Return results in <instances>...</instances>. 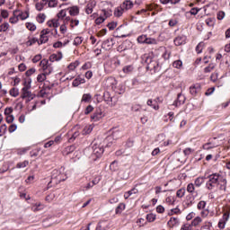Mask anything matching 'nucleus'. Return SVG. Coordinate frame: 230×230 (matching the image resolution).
Here are the masks:
<instances>
[{
    "instance_id": "f257e3e1",
    "label": "nucleus",
    "mask_w": 230,
    "mask_h": 230,
    "mask_svg": "<svg viewBox=\"0 0 230 230\" xmlns=\"http://www.w3.org/2000/svg\"><path fill=\"white\" fill-rule=\"evenodd\" d=\"M208 181L206 183L207 190H215L217 186H219L221 191H226L227 190V178L226 174L222 172H215L208 177Z\"/></svg>"
},
{
    "instance_id": "f03ea898",
    "label": "nucleus",
    "mask_w": 230,
    "mask_h": 230,
    "mask_svg": "<svg viewBox=\"0 0 230 230\" xmlns=\"http://www.w3.org/2000/svg\"><path fill=\"white\" fill-rule=\"evenodd\" d=\"M107 82H110V84H111V87L112 89H114L115 93H117V94H123L125 93V85L123 84H119L118 86V81H116V78L114 77H109L107 79Z\"/></svg>"
},
{
    "instance_id": "7ed1b4c3",
    "label": "nucleus",
    "mask_w": 230,
    "mask_h": 230,
    "mask_svg": "<svg viewBox=\"0 0 230 230\" xmlns=\"http://www.w3.org/2000/svg\"><path fill=\"white\" fill-rule=\"evenodd\" d=\"M23 85L24 87L22 89L21 98H22V100H24L25 98H28L29 100H33V93H31V92L30 91V89H31V84L30 83L24 82Z\"/></svg>"
},
{
    "instance_id": "20e7f679",
    "label": "nucleus",
    "mask_w": 230,
    "mask_h": 230,
    "mask_svg": "<svg viewBox=\"0 0 230 230\" xmlns=\"http://www.w3.org/2000/svg\"><path fill=\"white\" fill-rule=\"evenodd\" d=\"M40 66L45 75H51L53 73V65L48 59H42Z\"/></svg>"
},
{
    "instance_id": "39448f33",
    "label": "nucleus",
    "mask_w": 230,
    "mask_h": 230,
    "mask_svg": "<svg viewBox=\"0 0 230 230\" xmlns=\"http://www.w3.org/2000/svg\"><path fill=\"white\" fill-rule=\"evenodd\" d=\"M93 154L92 155H93L94 157H102V155L103 154L104 150H103V146L100 145V144H93Z\"/></svg>"
},
{
    "instance_id": "423d86ee",
    "label": "nucleus",
    "mask_w": 230,
    "mask_h": 230,
    "mask_svg": "<svg viewBox=\"0 0 230 230\" xmlns=\"http://www.w3.org/2000/svg\"><path fill=\"white\" fill-rule=\"evenodd\" d=\"M49 29H44L40 31V37L38 41L39 46H40V44H46V42L49 40V38L48 37V35H49Z\"/></svg>"
},
{
    "instance_id": "0eeeda50",
    "label": "nucleus",
    "mask_w": 230,
    "mask_h": 230,
    "mask_svg": "<svg viewBox=\"0 0 230 230\" xmlns=\"http://www.w3.org/2000/svg\"><path fill=\"white\" fill-rule=\"evenodd\" d=\"M216 138H209L208 143H205L202 146L203 150H213V148H217L218 144L215 143Z\"/></svg>"
},
{
    "instance_id": "6e6552de",
    "label": "nucleus",
    "mask_w": 230,
    "mask_h": 230,
    "mask_svg": "<svg viewBox=\"0 0 230 230\" xmlns=\"http://www.w3.org/2000/svg\"><path fill=\"white\" fill-rule=\"evenodd\" d=\"M121 137V131L118 128H114L111 130V136L108 137L107 141H111V139H119Z\"/></svg>"
},
{
    "instance_id": "1a4fd4ad",
    "label": "nucleus",
    "mask_w": 230,
    "mask_h": 230,
    "mask_svg": "<svg viewBox=\"0 0 230 230\" xmlns=\"http://www.w3.org/2000/svg\"><path fill=\"white\" fill-rule=\"evenodd\" d=\"M103 118V111L100 108L95 110V112L91 116L93 121H100Z\"/></svg>"
},
{
    "instance_id": "9d476101",
    "label": "nucleus",
    "mask_w": 230,
    "mask_h": 230,
    "mask_svg": "<svg viewBox=\"0 0 230 230\" xmlns=\"http://www.w3.org/2000/svg\"><path fill=\"white\" fill-rule=\"evenodd\" d=\"M95 7H96V1L90 0L85 8V13H87V15H91V13H93Z\"/></svg>"
},
{
    "instance_id": "9b49d317",
    "label": "nucleus",
    "mask_w": 230,
    "mask_h": 230,
    "mask_svg": "<svg viewBox=\"0 0 230 230\" xmlns=\"http://www.w3.org/2000/svg\"><path fill=\"white\" fill-rule=\"evenodd\" d=\"M62 175H64V174H62V173L60 172V171H58V170H54V171L52 172V181H53L54 179H56V181H58V182H62V181H66V178L62 177Z\"/></svg>"
},
{
    "instance_id": "f8f14e48",
    "label": "nucleus",
    "mask_w": 230,
    "mask_h": 230,
    "mask_svg": "<svg viewBox=\"0 0 230 230\" xmlns=\"http://www.w3.org/2000/svg\"><path fill=\"white\" fill-rule=\"evenodd\" d=\"M193 204H195V196H193L192 194L187 195L186 199H185L186 208H191V206H193Z\"/></svg>"
},
{
    "instance_id": "ddd939ff",
    "label": "nucleus",
    "mask_w": 230,
    "mask_h": 230,
    "mask_svg": "<svg viewBox=\"0 0 230 230\" xmlns=\"http://www.w3.org/2000/svg\"><path fill=\"white\" fill-rule=\"evenodd\" d=\"M68 13L72 17H76V15L80 14V7L78 5L68 7Z\"/></svg>"
},
{
    "instance_id": "4468645a",
    "label": "nucleus",
    "mask_w": 230,
    "mask_h": 230,
    "mask_svg": "<svg viewBox=\"0 0 230 230\" xmlns=\"http://www.w3.org/2000/svg\"><path fill=\"white\" fill-rule=\"evenodd\" d=\"M120 6L124 9V12H127L128 10H132V8H134V2L131 0H125Z\"/></svg>"
},
{
    "instance_id": "2eb2a0df",
    "label": "nucleus",
    "mask_w": 230,
    "mask_h": 230,
    "mask_svg": "<svg viewBox=\"0 0 230 230\" xmlns=\"http://www.w3.org/2000/svg\"><path fill=\"white\" fill-rule=\"evenodd\" d=\"M174 44L175 46H182L186 44V36L185 35L177 36L174 39Z\"/></svg>"
},
{
    "instance_id": "dca6fc26",
    "label": "nucleus",
    "mask_w": 230,
    "mask_h": 230,
    "mask_svg": "<svg viewBox=\"0 0 230 230\" xmlns=\"http://www.w3.org/2000/svg\"><path fill=\"white\" fill-rule=\"evenodd\" d=\"M114 46V39H108L103 41L102 48L104 49H112V47Z\"/></svg>"
},
{
    "instance_id": "f3484780",
    "label": "nucleus",
    "mask_w": 230,
    "mask_h": 230,
    "mask_svg": "<svg viewBox=\"0 0 230 230\" xmlns=\"http://www.w3.org/2000/svg\"><path fill=\"white\" fill-rule=\"evenodd\" d=\"M62 52H58L56 54H51L49 56V62H58L60 60H62Z\"/></svg>"
},
{
    "instance_id": "a211bd4d",
    "label": "nucleus",
    "mask_w": 230,
    "mask_h": 230,
    "mask_svg": "<svg viewBox=\"0 0 230 230\" xmlns=\"http://www.w3.org/2000/svg\"><path fill=\"white\" fill-rule=\"evenodd\" d=\"M46 4H48V0H41L40 2H36L35 8L38 12H42Z\"/></svg>"
},
{
    "instance_id": "6ab92c4d",
    "label": "nucleus",
    "mask_w": 230,
    "mask_h": 230,
    "mask_svg": "<svg viewBox=\"0 0 230 230\" xmlns=\"http://www.w3.org/2000/svg\"><path fill=\"white\" fill-rule=\"evenodd\" d=\"M119 177H120L123 181H127V179H128V177H130V171L120 170L119 172Z\"/></svg>"
},
{
    "instance_id": "aec40b11",
    "label": "nucleus",
    "mask_w": 230,
    "mask_h": 230,
    "mask_svg": "<svg viewBox=\"0 0 230 230\" xmlns=\"http://www.w3.org/2000/svg\"><path fill=\"white\" fill-rule=\"evenodd\" d=\"M184 102H186V97L182 95V93H179L175 102L176 107H179V105H182Z\"/></svg>"
},
{
    "instance_id": "412c9836",
    "label": "nucleus",
    "mask_w": 230,
    "mask_h": 230,
    "mask_svg": "<svg viewBox=\"0 0 230 230\" xmlns=\"http://www.w3.org/2000/svg\"><path fill=\"white\" fill-rule=\"evenodd\" d=\"M167 226L169 227H175V226H179V218L171 217L170 220L167 222Z\"/></svg>"
},
{
    "instance_id": "4be33fe9",
    "label": "nucleus",
    "mask_w": 230,
    "mask_h": 230,
    "mask_svg": "<svg viewBox=\"0 0 230 230\" xmlns=\"http://www.w3.org/2000/svg\"><path fill=\"white\" fill-rule=\"evenodd\" d=\"M124 12H125V9L120 5V6L115 8L113 13H114L115 17H121V15H123Z\"/></svg>"
},
{
    "instance_id": "5701e85b",
    "label": "nucleus",
    "mask_w": 230,
    "mask_h": 230,
    "mask_svg": "<svg viewBox=\"0 0 230 230\" xmlns=\"http://www.w3.org/2000/svg\"><path fill=\"white\" fill-rule=\"evenodd\" d=\"M81 84H85V79H84L82 77H76L73 81L72 85H73V87H78V85H81Z\"/></svg>"
},
{
    "instance_id": "b1692460",
    "label": "nucleus",
    "mask_w": 230,
    "mask_h": 230,
    "mask_svg": "<svg viewBox=\"0 0 230 230\" xmlns=\"http://www.w3.org/2000/svg\"><path fill=\"white\" fill-rule=\"evenodd\" d=\"M47 25L49 28H58L60 26V23L58 22V20H50L47 22Z\"/></svg>"
},
{
    "instance_id": "393cba45",
    "label": "nucleus",
    "mask_w": 230,
    "mask_h": 230,
    "mask_svg": "<svg viewBox=\"0 0 230 230\" xmlns=\"http://www.w3.org/2000/svg\"><path fill=\"white\" fill-rule=\"evenodd\" d=\"M199 91H200V85H199V84H195V85H192L190 87V93L193 96H195V94H197V93H199Z\"/></svg>"
},
{
    "instance_id": "a878e982",
    "label": "nucleus",
    "mask_w": 230,
    "mask_h": 230,
    "mask_svg": "<svg viewBox=\"0 0 230 230\" xmlns=\"http://www.w3.org/2000/svg\"><path fill=\"white\" fill-rule=\"evenodd\" d=\"M125 211V203H119L115 209L116 215H121Z\"/></svg>"
},
{
    "instance_id": "bb28decb",
    "label": "nucleus",
    "mask_w": 230,
    "mask_h": 230,
    "mask_svg": "<svg viewBox=\"0 0 230 230\" xmlns=\"http://www.w3.org/2000/svg\"><path fill=\"white\" fill-rule=\"evenodd\" d=\"M202 222V217H196L190 223V226H192V227H197V226H199V224H200Z\"/></svg>"
},
{
    "instance_id": "cd10ccee",
    "label": "nucleus",
    "mask_w": 230,
    "mask_h": 230,
    "mask_svg": "<svg viewBox=\"0 0 230 230\" xmlns=\"http://www.w3.org/2000/svg\"><path fill=\"white\" fill-rule=\"evenodd\" d=\"M93 128H94V127L93 125H88V126L84 127V128L83 129L84 136H87V134H91V132H93Z\"/></svg>"
},
{
    "instance_id": "c85d7f7f",
    "label": "nucleus",
    "mask_w": 230,
    "mask_h": 230,
    "mask_svg": "<svg viewBox=\"0 0 230 230\" xmlns=\"http://www.w3.org/2000/svg\"><path fill=\"white\" fill-rule=\"evenodd\" d=\"M49 8H57L58 6V0H48Z\"/></svg>"
},
{
    "instance_id": "c756f323",
    "label": "nucleus",
    "mask_w": 230,
    "mask_h": 230,
    "mask_svg": "<svg viewBox=\"0 0 230 230\" xmlns=\"http://www.w3.org/2000/svg\"><path fill=\"white\" fill-rule=\"evenodd\" d=\"M116 103H118V97L111 96V100L108 101L107 105H109L110 107H114L116 106Z\"/></svg>"
},
{
    "instance_id": "7c9ffc66",
    "label": "nucleus",
    "mask_w": 230,
    "mask_h": 230,
    "mask_svg": "<svg viewBox=\"0 0 230 230\" xmlns=\"http://www.w3.org/2000/svg\"><path fill=\"white\" fill-rule=\"evenodd\" d=\"M182 212L181 211V208H172L168 215L169 217H172V215H181Z\"/></svg>"
},
{
    "instance_id": "2f4dec72",
    "label": "nucleus",
    "mask_w": 230,
    "mask_h": 230,
    "mask_svg": "<svg viewBox=\"0 0 230 230\" xmlns=\"http://www.w3.org/2000/svg\"><path fill=\"white\" fill-rule=\"evenodd\" d=\"M195 186H197V188H200V186H202V184H204V177H198L195 181H194Z\"/></svg>"
},
{
    "instance_id": "473e14b6",
    "label": "nucleus",
    "mask_w": 230,
    "mask_h": 230,
    "mask_svg": "<svg viewBox=\"0 0 230 230\" xmlns=\"http://www.w3.org/2000/svg\"><path fill=\"white\" fill-rule=\"evenodd\" d=\"M147 37L148 36H146L145 34H142V35L138 36L137 39V43L138 44H146Z\"/></svg>"
},
{
    "instance_id": "72a5a7b5",
    "label": "nucleus",
    "mask_w": 230,
    "mask_h": 230,
    "mask_svg": "<svg viewBox=\"0 0 230 230\" xmlns=\"http://www.w3.org/2000/svg\"><path fill=\"white\" fill-rule=\"evenodd\" d=\"M187 191L188 193H190V195H193L195 193V184L189 183L187 185Z\"/></svg>"
},
{
    "instance_id": "f704fd0d",
    "label": "nucleus",
    "mask_w": 230,
    "mask_h": 230,
    "mask_svg": "<svg viewBox=\"0 0 230 230\" xmlns=\"http://www.w3.org/2000/svg\"><path fill=\"white\" fill-rule=\"evenodd\" d=\"M122 71L123 73L128 75L129 73H132V71H134V66L132 65L126 66L123 67Z\"/></svg>"
},
{
    "instance_id": "c9c22d12",
    "label": "nucleus",
    "mask_w": 230,
    "mask_h": 230,
    "mask_svg": "<svg viewBox=\"0 0 230 230\" xmlns=\"http://www.w3.org/2000/svg\"><path fill=\"white\" fill-rule=\"evenodd\" d=\"M184 195H186V189H179L176 191V197H178V199H182Z\"/></svg>"
},
{
    "instance_id": "e433bc0d",
    "label": "nucleus",
    "mask_w": 230,
    "mask_h": 230,
    "mask_svg": "<svg viewBox=\"0 0 230 230\" xmlns=\"http://www.w3.org/2000/svg\"><path fill=\"white\" fill-rule=\"evenodd\" d=\"M154 101L152 99L147 100L146 105L149 107H152L155 111H159V105L157 104H153Z\"/></svg>"
},
{
    "instance_id": "4c0bfd02",
    "label": "nucleus",
    "mask_w": 230,
    "mask_h": 230,
    "mask_svg": "<svg viewBox=\"0 0 230 230\" xmlns=\"http://www.w3.org/2000/svg\"><path fill=\"white\" fill-rule=\"evenodd\" d=\"M36 19L40 24H42V22H44V21H46V14L39 13Z\"/></svg>"
},
{
    "instance_id": "58836bf2",
    "label": "nucleus",
    "mask_w": 230,
    "mask_h": 230,
    "mask_svg": "<svg viewBox=\"0 0 230 230\" xmlns=\"http://www.w3.org/2000/svg\"><path fill=\"white\" fill-rule=\"evenodd\" d=\"M9 28H10V23L4 22L2 25H0V31L1 32L8 31Z\"/></svg>"
},
{
    "instance_id": "ea45409f",
    "label": "nucleus",
    "mask_w": 230,
    "mask_h": 230,
    "mask_svg": "<svg viewBox=\"0 0 230 230\" xmlns=\"http://www.w3.org/2000/svg\"><path fill=\"white\" fill-rule=\"evenodd\" d=\"M19 21H20L19 14H16V15L14 14L9 20L11 24H17V22H19Z\"/></svg>"
},
{
    "instance_id": "a19ab883",
    "label": "nucleus",
    "mask_w": 230,
    "mask_h": 230,
    "mask_svg": "<svg viewBox=\"0 0 230 230\" xmlns=\"http://www.w3.org/2000/svg\"><path fill=\"white\" fill-rule=\"evenodd\" d=\"M145 44H148V45H155L157 44V40L154 39V38H147L146 39V43Z\"/></svg>"
},
{
    "instance_id": "79ce46f5",
    "label": "nucleus",
    "mask_w": 230,
    "mask_h": 230,
    "mask_svg": "<svg viewBox=\"0 0 230 230\" xmlns=\"http://www.w3.org/2000/svg\"><path fill=\"white\" fill-rule=\"evenodd\" d=\"M165 202L169 204V206H173V204H175V198L172 196H169L165 199Z\"/></svg>"
},
{
    "instance_id": "37998d69",
    "label": "nucleus",
    "mask_w": 230,
    "mask_h": 230,
    "mask_svg": "<svg viewBox=\"0 0 230 230\" xmlns=\"http://www.w3.org/2000/svg\"><path fill=\"white\" fill-rule=\"evenodd\" d=\"M46 76H48V74H45L44 72L42 74L38 75L37 81L40 83H42L46 80Z\"/></svg>"
},
{
    "instance_id": "c03bdc74",
    "label": "nucleus",
    "mask_w": 230,
    "mask_h": 230,
    "mask_svg": "<svg viewBox=\"0 0 230 230\" xmlns=\"http://www.w3.org/2000/svg\"><path fill=\"white\" fill-rule=\"evenodd\" d=\"M215 69V64L210 63L208 66L204 68V73H211Z\"/></svg>"
},
{
    "instance_id": "a18cd8bd",
    "label": "nucleus",
    "mask_w": 230,
    "mask_h": 230,
    "mask_svg": "<svg viewBox=\"0 0 230 230\" xmlns=\"http://www.w3.org/2000/svg\"><path fill=\"white\" fill-rule=\"evenodd\" d=\"M55 197H57V194H55L54 192H52V193L49 194V195L46 197L45 200H46L47 202H53V200H55Z\"/></svg>"
},
{
    "instance_id": "49530a36",
    "label": "nucleus",
    "mask_w": 230,
    "mask_h": 230,
    "mask_svg": "<svg viewBox=\"0 0 230 230\" xmlns=\"http://www.w3.org/2000/svg\"><path fill=\"white\" fill-rule=\"evenodd\" d=\"M26 28L27 30H30V31H35V30H37V26L35 25V23H31V22H27Z\"/></svg>"
},
{
    "instance_id": "de8ad7c7",
    "label": "nucleus",
    "mask_w": 230,
    "mask_h": 230,
    "mask_svg": "<svg viewBox=\"0 0 230 230\" xmlns=\"http://www.w3.org/2000/svg\"><path fill=\"white\" fill-rule=\"evenodd\" d=\"M78 66H80V62L78 61H75L74 63H71L69 66H68V69L70 71H75V69H76V67H78Z\"/></svg>"
},
{
    "instance_id": "09e8293b",
    "label": "nucleus",
    "mask_w": 230,
    "mask_h": 230,
    "mask_svg": "<svg viewBox=\"0 0 230 230\" xmlns=\"http://www.w3.org/2000/svg\"><path fill=\"white\" fill-rule=\"evenodd\" d=\"M9 93H10L11 96H13V98H17V96H19V89L18 88H12Z\"/></svg>"
},
{
    "instance_id": "8fccbe9b",
    "label": "nucleus",
    "mask_w": 230,
    "mask_h": 230,
    "mask_svg": "<svg viewBox=\"0 0 230 230\" xmlns=\"http://www.w3.org/2000/svg\"><path fill=\"white\" fill-rule=\"evenodd\" d=\"M28 164H30V162H28L27 160L23 161V162H20L16 164V168H26V166H28Z\"/></svg>"
},
{
    "instance_id": "3c124183",
    "label": "nucleus",
    "mask_w": 230,
    "mask_h": 230,
    "mask_svg": "<svg viewBox=\"0 0 230 230\" xmlns=\"http://www.w3.org/2000/svg\"><path fill=\"white\" fill-rule=\"evenodd\" d=\"M197 208L199 210V211H202V209H206V201L204 200H201L198 203L197 205Z\"/></svg>"
},
{
    "instance_id": "603ef678",
    "label": "nucleus",
    "mask_w": 230,
    "mask_h": 230,
    "mask_svg": "<svg viewBox=\"0 0 230 230\" xmlns=\"http://www.w3.org/2000/svg\"><path fill=\"white\" fill-rule=\"evenodd\" d=\"M84 42V39L82 37H75L74 40V46H80Z\"/></svg>"
},
{
    "instance_id": "864d4df0",
    "label": "nucleus",
    "mask_w": 230,
    "mask_h": 230,
    "mask_svg": "<svg viewBox=\"0 0 230 230\" xmlns=\"http://www.w3.org/2000/svg\"><path fill=\"white\" fill-rule=\"evenodd\" d=\"M18 17L21 21H24L30 17V14H28V13H19Z\"/></svg>"
},
{
    "instance_id": "5fc2aeb1",
    "label": "nucleus",
    "mask_w": 230,
    "mask_h": 230,
    "mask_svg": "<svg viewBox=\"0 0 230 230\" xmlns=\"http://www.w3.org/2000/svg\"><path fill=\"white\" fill-rule=\"evenodd\" d=\"M93 188H94V185L90 181L83 187V191H89V190H93Z\"/></svg>"
},
{
    "instance_id": "6e6d98bb",
    "label": "nucleus",
    "mask_w": 230,
    "mask_h": 230,
    "mask_svg": "<svg viewBox=\"0 0 230 230\" xmlns=\"http://www.w3.org/2000/svg\"><path fill=\"white\" fill-rule=\"evenodd\" d=\"M36 42H40L39 39L37 38H31L26 42V46H33V44H36Z\"/></svg>"
},
{
    "instance_id": "4d7b16f0",
    "label": "nucleus",
    "mask_w": 230,
    "mask_h": 230,
    "mask_svg": "<svg viewBox=\"0 0 230 230\" xmlns=\"http://www.w3.org/2000/svg\"><path fill=\"white\" fill-rule=\"evenodd\" d=\"M172 66H174L176 69H181L182 67V61L181 60H176L172 63Z\"/></svg>"
},
{
    "instance_id": "13d9d810",
    "label": "nucleus",
    "mask_w": 230,
    "mask_h": 230,
    "mask_svg": "<svg viewBox=\"0 0 230 230\" xmlns=\"http://www.w3.org/2000/svg\"><path fill=\"white\" fill-rule=\"evenodd\" d=\"M91 94L90 93H84L82 97V102H91Z\"/></svg>"
},
{
    "instance_id": "bf43d9fd",
    "label": "nucleus",
    "mask_w": 230,
    "mask_h": 230,
    "mask_svg": "<svg viewBox=\"0 0 230 230\" xmlns=\"http://www.w3.org/2000/svg\"><path fill=\"white\" fill-rule=\"evenodd\" d=\"M202 49H204V43L200 42L196 47L197 53L200 54L202 53Z\"/></svg>"
},
{
    "instance_id": "052dcab7",
    "label": "nucleus",
    "mask_w": 230,
    "mask_h": 230,
    "mask_svg": "<svg viewBox=\"0 0 230 230\" xmlns=\"http://www.w3.org/2000/svg\"><path fill=\"white\" fill-rule=\"evenodd\" d=\"M103 98H104V102H106V103H108L110 102V100L112 98V96H111V93L105 92L103 94Z\"/></svg>"
},
{
    "instance_id": "680f3d73",
    "label": "nucleus",
    "mask_w": 230,
    "mask_h": 230,
    "mask_svg": "<svg viewBox=\"0 0 230 230\" xmlns=\"http://www.w3.org/2000/svg\"><path fill=\"white\" fill-rule=\"evenodd\" d=\"M146 220L148 222H154L155 220V215L151 213L146 215Z\"/></svg>"
},
{
    "instance_id": "e2e57ef3",
    "label": "nucleus",
    "mask_w": 230,
    "mask_h": 230,
    "mask_svg": "<svg viewBox=\"0 0 230 230\" xmlns=\"http://www.w3.org/2000/svg\"><path fill=\"white\" fill-rule=\"evenodd\" d=\"M105 19L106 18L102 17V16H100V17L96 18L95 24L100 25V24L105 22Z\"/></svg>"
},
{
    "instance_id": "0e129e2a",
    "label": "nucleus",
    "mask_w": 230,
    "mask_h": 230,
    "mask_svg": "<svg viewBox=\"0 0 230 230\" xmlns=\"http://www.w3.org/2000/svg\"><path fill=\"white\" fill-rule=\"evenodd\" d=\"M103 15L105 16L104 18H108L111 17V15H112V10H102Z\"/></svg>"
},
{
    "instance_id": "69168bd1",
    "label": "nucleus",
    "mask_w": 230,
    "mask_h": 230,
    "mask_svg": "<svg viewBox=\"0 0 230 230\" xmlns=\"http://www.w3.org/2000/svg\"><path fill=\"white\" fill-rule=\"evenodd\" d=\"M211 82H217L218 80V73L215 72L210 75Z\"/></svg>"
},
{
    "instance_id": "338daca9",
    "label": "nucleus",
    "mask_w": 230,
    "mask_h": 230,
    "mask_svg": "<svg viewBox=\"0 0 230 230\" xmlns=\"http://www.w3.org/2000/svg\"><path fill=\"white\" fill-rule=\"evenodd\" d=\"M191 224H185L181 227V230H192Z\"/></svg>"
},
{
    "instance_id": "774afa93",
    "label": "nucleus",
    "mask_w": 230,
    "mask_h": 230,
    "mask_svg": "<svg viewBox=\"0 0 230 230\" xmlns=\"http://www.w3.org/2000/svg\"><path fill=\"white\" fill-rule=\"evenodd\" d=\"M66 10H61L58 13V19H64V17H66Z\"/></svg>"
}]
</instances>
